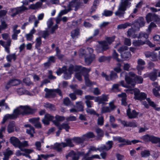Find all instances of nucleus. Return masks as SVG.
<instances>
[{
	"label": "nucleus",
	"mask_w": 160,
	"mask_h": 160,
	"mask_svg": "<svg viewBox=\"0 0 160 160\" xmlns=\"http://www.w3.org/2000/svg\"><path fill=\"white\" fill-rule=\"evenodd\" d=\"M20 107L23 111L21 112L18 108L15 109L13 111V113L10 115L11 119L16 118L20 115L23 116L32 115L34 114L37 111L36 109L31 108L28 106H21Z\"/></svg>",
	"instance_id": "obj_1"
},
{
	"label": "nucleus",
	"mask_w": 160,
	"mask_h": 160,
	"mask_svg": "<svg viewBox=\"0 0 160 160\" xmlns=\"http://www.w3.org/2000/svg\"><path fill=\"white\" fill-rule=\"evenodd\" d=\"M141 139L145 142H151L152 143H159L158 147H160V138L155 137L153 135L146 134L142 136Z\"/></svg>",
	"instance_id": "obj_2"
},
{
	"label": "nucleus",
	"mask_w": 160,
	"mask_h": 160,
	"mask_svg": "<svg viewBox=\"0 0 160 160\" xmlns=\"http://www.w3.org/2000/svg\"><path fill=\"white\" fill-rule=\"evenodd\" d=\"M146 22L143 17H139L135 20L132 23V26L136 30L139 31L140 28L145 26Z\"/></svg>",
	"instance_id": "obj_3"
},
{
	"label": "nucleus",
	"mask_w": 160,
	"mask_h": 160,
	"mask_svg": "<svg viewBox=\"0 0 160 160\" xmlns=\"http://www.w3.org/2000/svg\"><path fill=\"white\" fill-rule=\"evenodd\" d=\"M110 48L106 41H101L98 42V45L96 46V50L98 53H103Z\"/></svg>",
	"instance_id": "obj_4"
},
{
	"label": "nucleus",
	"mask_w": 160,
	"mask_h": 160,
	"mask_svg": "<svg viewBox=\"0 0 160 160\" xmlns=\"http://www.w3.org/2000/svg\"><path fill=\"white\" fill-rule=\"evenodd\" d=\"M21 82V80L18 79L13 78L10 79L5 86V88L9 89L12 86H15L19 85Z\"/></svg>",
	"instance_id": "obj_5"
},
{
	"label": "nucleus",
	"mask_w": 160,
	"mask_h": 160,
	"mask_svg": "<svg viewBox=\"0 0 160 160\" xmlns=\"http://www.w3.org/2000/svg\"><path fill=\"white\" fill-rule=\"evenodd\" d=\"M145 18L146 22L148 23H149L152 21L157 22L159 21L160 19L157 15L151 12H149L146 15Z\"/></svg>",
	"instance_id": "obj_6"
},
{
	"label": "nucleus",
	"mask_w": 160,
	"mask_h": 160,
	"mask_svg": "<svg viewBox=\"0 0 160 160\" xmlns=\"http://www.w3.org/2000/svg\"><path fill=\"white\" fill-rule=\"evenodd\" d=\"M131 6V3L128 0H121L118 8V10L123 12L125 11L127 8Z\"/></svg>",
	"instance_id": "obj_7"
},
{
	"label": "nucleus",
	"mask_w": 160,
	"mask_h": 160,
	"mask_svg": "<svg viewBox=\"0 0 160 160\" xmlns=\"http://www.w3.org/2000/svg\"><path fill=\"white\" fill-rule=\"evenodd\" d=\"M147 97V94L144 92H140V90L138 89L137 91L135 92V96L133 98L135 100L142 101L145 100Z\"/></svg>",
	"instance_id": "obj_8"
},
{
	"label": "nucleus",
	"mask_w": 160,
	"mask_h": 160,
	"mask_svg": "<svg viewBox=\"0 0 160 160\" xmlns=\"http://www.w3.org/2000/svg\"><path fill=\"white\" fill-rule=\"evenodd\" d=\"M109 107L103 106L101 108V112L103 114L110 112L111 111L114 110L116 108L113 102H111L109 103Z\"/></svg>",
	"instance_id": "obj_9"
},
{
	"label": "nucleus",
	"mask_w": 160,
	"mask_h": 160,
	"mask_svg": "<svg viewBox=\"0 0 160 160\" xmlns=\"http://www.w3.org/2000/svg\"><path fill=\"white\" fill-rule=\"evenodd\" d=\"M127 115L129 119H134L137 118L139 112L134 109L131 111V109L128 107L126 111Z\"/></svg>",
	"instance_id": "obj_10"
},
{
	"label": "nucleus",
	"mask_w": 160,
	"mask_h": 160,
	"mask_svg": "<svg viewBox=\"0 0 160 160\" xmlns=\"http://www.w3.org/2000/svg\"><path fill=\"white\" fill-rule=\"evenodd\" d=\"M108 98L107 95L103 94L102 95L101 97L99 96L95 97L94 101L95 102H98L99 104H102V105H105L107 104V103L105 102L108 101Z\"/></svg>",
	"instance_id": "obj_11"
},
{
	"label": "nucleus",
	"mask_w": 160,
	"mask_h": 160,
	"mask_svg": "<svg viewBox=\"0 0 160 160\" xmlns=\"http://www.w3.org/2000/svg\"><path fill=\"white\" fill-rule=\"evenodd\" d=\"M15 9L16 12L12 13L11 15V16L12 17H14L16 16V15L22 13L23 12L28 10L27 7L23 5H22L20 7H17L15 8Z\"/></svg>",
	"instance_id": "obj_12"
},
{
	"label": "nucleus",
	"mask_w": 160,
	"mask_h": 160,
	"mask_svg": "<svg viewBox=\"0 0 160 160\" xmlns=\"http://www.w3.org/2000/svg\"><path fill=\"white\" fill-rule=\"evenodd\" d=\"M125 80L127 85H128V88H134L135 86V82L134 78L126 76L125 78Z\"/></svg>",
	"instance_id": "obj_13"
},
{
	"label": "nucleus",
	"mask_w": 160,
	"mask_h": 160,
	"mask_svg": "<svg viewBox=\"0 0 160 160\" xmlns=\"http://www.w3.org/2000/svg\"><path fill=\"white\" fill-rule=\"evenodd\" d=\"M54 118V117L53 116L47 113L45 115L44 118L42 120V122L44 124L48 125L50 124V121L52 122V121Z\"/></svg>",
	"instance_id": "obj_14"
},
{
	"label": "nucleus",
	"mask_w": 160,
	"mask_h": 160,
	"mask_svg": "<svg viewBox=\"0 0 160 160\" xmlns=\"http://www.w3.org/2000/svg\"><path fill=\"white\" fill-rule=\"evenodd\" d=\"M46 92L45 97L46 98H54L56 97V94L54 93L53 89H49L46 88L44 89Z\"/></svg>",
	"instance_id": "obj_15"
},
{
	"label": "nucleus",
	"mask_w": 160,
	"mask_h": 160,
	"mask_svg": "<svg viewBox=\"0 0 160 160\" xmlns=\"http://www.w3.org/2000/svg\"><path fill=\"white\" fill-rule=\"evenodd\" d=\"M147 58H150L151 60L153 61H156L158 60V57L157 54L153 52H147L145 53Z\"/></svg>",
	"instance_id": "obj_16"
},
{
	"label": "nucleus",
	"mask_w": 160,
	"mask_h": 160,
	"mask_svg": "<svg viewBox=\"0 0 160 160\" xmlns=\"http://www.w3.org/2000/svg\"><path fill=\"white\" fill-rule=\"evenodd\" d=\"M72 139L70 138H66L65 141L66 142H62V147L65 148L67 147H74V145L73 144L72 142Z\"/></svg>",
	"instance_id": "obj_17"
},
{
	"label": "nucleus",
	"mask_w": 160,
	"mask_h": 160,
	"mask_svg": "<svg viewBox=\"0 0 160 160\" xmlns=\"http://www.w3.org/2000/svg\"><path fill=\"white\" fill-rule=\"evenodd\" d=\"M11 143L15 147L19 148L20 141L17 138L12 137L10 139Z\"/></svg>",
	"instance_id": "obj_18"
},
{
	"label": "nucleus",
	"mask_w": 160,
	"mask_h": 160,
	"mask_svg": "<svg viewBox=\"0 0 160 160\" xmlns=\"http://www.w3.org/2000/svg\"><path fill=\"white\" fill-rule=\"evenodd\" d=\"M73 142L76 144H79L83 143L85 140V138L79 137H74L72 138Z\"/></svg>",
	"instance_id": "obj_19"
},
{
	"label": "nucleus",
	"mask_w": 160,
	"mask_h": 160,
	"mask_svg": "<svg viewBox=\"0 0 160 160\" xmlns=\"http://www.w3.org/2000/svg\"><path fill=\"white\" fill-rule=\"evenodd\" d=\"M123 60H128L131 57V54L129 51H125L120 55Z\"/></svg>",
	"instance_id": "obj_20"
},
{
	"label": "nucleus",
	"mask_w": 160,
	"mask_h": 160,
	"mask_svg": "<svg viewBox=\"0 0 160 160\" xmlns=\"http://www.w3.org/2000/svg\"><path fill=\"white\" fill-rule=\"evenodd\" d=\"M84 80L85 85L88 87H91L96 84L95 82L91 81L89 78V77H88L87 76H85Z\"/></svg>",
	"instance_id": "obj_21"
},
{
	"label": "nucleus",
	"mask_w": 160,
	"mask_h": 160,
	"mask_svg": "<svg viewBox=\"0 0 160 160\" xmlns=\"http://www.w3.org/2000/svg\"><path fill=\"white\" fill-rule=\"evenodd\" d=\"M112 58L111 56H106L103 55L99 57L98 61L99 62H104L106 61L109 62Z\"/></svg>",
	"instance_id": "obj_22"
},
{
	"label": "nucleus",
	"mask_w": 160,
	"mask_h": 160,
	"mask_svg": "<svg viewBox=\"0 0 160 160\" xmlns=\"http://www.w3.org/2000/svg\"><path fill=\"white\" fill-rule=\"evenodd\" d=\"M6 58L8 62H11L12 59L15 61L17 59V55L15 53L10 54L6 56Z\"/></svg>",
	"instance_id": "obj_23"
},
{
	"label": "nucleus",
	"mask_w": 160,
	"mask_h": 160,
	"mask_svg": "<svg viewBox=\"0 0 160 160\" xmlns=\"http://www.w3.org/2000/svg\"><path fill=\"white\" fill-rule=\"evenodd\" d=\"M90 69H88L85 67H82L80 72L85 78V76H87L88 77H89V75L88 73L90 72Z\"/></svg>",
	"instance_id": "obj_24"
},
{
	"label": "nucleus",
	"mask_w": 160,
	"mask_h": 160,
	"mask_svg": "<svg viewBox=\"0 0 160 160\" xmlns=\"http://www.w3.org/2000/svg\"><path fill=\"white\" fill-rule=\"evenodd\" d=\"M145 44V42L141 40H134L133 41L132 44L135 47H139Z\"/></svg>",
	"instance_id": "obj_25"
},
{
	"label": "nucleus",
	"mask_w": 160,
	"mask_h": 160,
	"mask_svg": "<svg viewBox=\"0 0 160 160\" xmlns=\"http://www.w3.org/2000/svg\"><path fill=\"white\" fill-rule=\"evenodd\" d=\"M15 126V125L14 122H10L9 123L7 127V131L8 133H11L14 132Z\"/></svg>",
	"instance_id": "obj_26"
},
{
	"label": "nucleus",
	"mask_w": 160,
	"mask_h": 160,
	"mask_svg": "<svg viewBox=\"0 0 160 160\" xmlns=\"http://www.w3.org/2000/svg\"><path fill=\"white\" fill-rule=\"evenodd\" d=\"M132 26L131 23L128 22H126L124 24H119L117 28L119 29H125L128 27H130Z\"/></svg>",
	"instance_id": "obj_27"
},
{
	"label": "nucleus",
	"mask_w": 160,
	"mask_h": 160,
	"mask_svg": "<svg viewBox=\"0 0 160 160\" xmlns=\"http://www.w3.org/2000/svg\"><path fill=\"white\" fill-rule=\"evenodd\" d=\"M67 67L64 66L62 68H59L58 69H57L56 73L58 76H60L62 73H64V72H66V71H67Z\"/></svg>",
	"instance_id": "obj_28"
},
{
	"label": "nucleus",
	"mask_w": 160,
	"mask_h": 160,
	"mask_svg": "<svg viewBox=\"0 0 160 160\" xmlns=\"http://www.w3.org/2000/svg\"><path fill=\"white\" fill-rule=\"evenodd\" d=\"M118 54L116 50L114 49L112 54V56H111L112 58L118 62H122V60L118 58Z\"/></svg>",
	"instance_id": "obj_29"
},
{
	"label": "nucleus",
	"mask_w": 160,
	"mask_h": 160,
	"mask_svg": "<svg viewBox=\"0 0 160 160\" xmlns=\"http://www.w3.org/2000/svg\"><path fill=\"white\" fill-rule=\"evenodd\" d=\"M55 51H56V55L58 58L60 60L62 59L64 57V55L61 54V51L58 47H57L56 48Z\"/></svg>",
	"instance_id": "obj_30"
},
{
	"label": "nucleus",
	"mask_w": 160,
	"mask_h": 160,
	"mask_svg": "<svg viewBox=\"0 0 160 160\" xmlns=\"http://www.w3.org/2000/svg\"><path fill=\"white\" fill-rule=\"evenodd\" d=\"M62 143H58L56 142L54 144L53 148L54 149L57 150L58 152H61L62 151Z\"/></svg>",
	"instance_id": "obj_31"
},
{
	"label": "nucleus",
	"mask_w": 160,
	"mask_h": 160,
	"mask_svg": "<svg viewBox=\"0 0 160 160\" xmlns=\"http://www.w3.org/2000/svg\"><path fill=\"white\" fill-rule=\"evenodd\" d=\"M115 38V36H113L111 37H107L105 38V40L107 42V43L108 44V45H111L112 43L113 42Z\"/></svg>",
	"instance_id": "obj_32"
},
{
	"label": "nucleus",
	"mask_w": 160,
	"mask_h": 160,
	"mask_svg": "<svg viewBox=\"0 0 160 160\" xmlns=\"http://www.w3.org/2000/svg\"><path fill=\"white\" fill-rule=\"evenodd\" d=\"M134 79L135 82V85L137 83L138 84H141L143 83V79L142 77L141 76L137 75Z\"/></svg>",
	"instance_id": "obj_33"
},
{
	"label": "nucleus",
	"mask_w": 160,
	"mask_h": 160,
	"mask_svg": "<svg viewBox=\"0 0 160 160\" xmlns=\"http://www.w3.org/2000/svg\"><path fill=\"white\" fill-rule=\"evenodd\" d=\"M80 34V30L78 28H77L72 31L71 32V36L72 38L79 35Z\"/></svg>",
	"instance_id": "obj_34"
},
{
	"label": "nucleus",
	"mask_w": 160,
	"mask_h": 160,
	"mask_svg": "<svg viewBox=\"0 0 160 160\" xmlns=\"http://www.w3.org/2000/svg\"><path fill=\"white\" fill-rule=\"evenodd\" d=\"M149 77L151 80L154 81L157 77V73L156 72H152L149 74Z\"/></svg>",
	"instance_id": "obj_35"
},
{
	"label": "nucleus",
	"mask_w": 160,
	"mask_h": 160,
	"mask_svg": "<svg viewBox=\"0 0 160 160\" xmlns=\"http://www.w3.org/2000/svg\"><path fill=\"white\" fill-rule=\"evenodd\" d=\"M13 154L12 151L11 150L6 149V151L4 153V155L5 159H8L9 157Z\"/></svg>",
	"instance_id": "obj_36"
},
{
	"label": "nucleus",
	"mask_w": 160,
	"mask_h": 160,
	"mask_svg": "<svg viewBox=\"0 0 160 160\" xmlns=\"http://www.w3.org/2000/svg\"><path fill=\"white\" fill-rule=\"evenodd\" d=\"M21 150L22 151H24L25 153H23V156H25L26 157H28L29 158H30V156L29 154L32 152V150L28 149H21Z\"/></svg>",
	"instance_id": "obj_37"
},
{
	"label": "nucleus",
	"mask_w": 160,
	"mask_h": 160,
	"mask_svg": "<svg viewBox=\"0 0 160 160\" xmlns=\"http://www.w3.org/2000/svg\"><path fill=\"white\" fill-rule=\"evenodd\" d=\"M85 62L88 64H90L93 61L94 58L91 55H90L89 57L87 56L84 57Z\"/></svg>",
	"instance_id": "obj_38"
},
{
	"label": "nucleus",
	"mask_w": 160,
	"mask_h": 160,
	"mask_svg": "<svg viewBox=\"0 0 160 160\" xmlns=\"http://www.w3.org/2000/svg\"><path fill=\"white\" fill-rule=\"evenodd\" d=\"M95 136L94 133L92 132H89L83 135V138H94Z\"/></svg>",
	"instance_id": "obj_39"
},
{
	"label": "nucleus",
	"mask_w": 160,
	"mask_h": 160,
	"mask_svg": "<svg viewBox=\"0 0 160 160\" xmlns=\"http://www.w3.org/2000/svg\"><path fill=\"white\" fill-rule=\"evenodd\" d=\"M79 56L80 58L82 57H86L88 56V54L86 53V51L83 49H80L79 51Z\"/></svg>",
	"instance_id": "obj_40"
},
{
	"label": "nucleus",
	"mask_w": 160,
	"mask_h": 160,
	"mask_svg": "<svg viewBox=\"0 0 160 160\" xmlns=\"http://www.w3.org/2000/svg\"><path fill=\"white\" fill-rule=\"evenodd\" d=\"M118 78L117 74L114 72L113 71H111L110 74V78L111 80L115 79Z\"/></svg>",
	"instance_id": "obj_41"
},
{
	"label": "nucleus",
	"mask_w": 160,
	"mask_h": 160,
	"mask_svg": "<svg viewBox=\"0 0 160 160\" xmlns=\"http://www.w3.org/2000/svg\"><path fill=\"white\" fill-rule=\"evenodd\" d=\"M141 154L142 157H147L150 155V153L149 150H144L141 152Z\"/></svg>",
	"instance_id": "obj_42"
},
{
	"label": "nucleus",
	"mask_w": 160,
	"mask_h": 160,
	"mask_svg": "<svg viewBox=\"0 0 160 160\" xmlns=\"http://www.w3.org/2000/svg\"><path fill=\"white\" fill-rule=\"evenodd\" d=\"M128 48L127 46H122L119 48L118 51L121 54V53H122L125 51H126V50H128Z\"/></svg>",
	"instance_id": "obj_43"
},
{
	"label": "nucleus",
	"mask_w": 160,
	"mask_h": 160,
	"mask_svg": "<svg viewBox=\"0 0 160 160\" xmlns=\"http://www.w3.org/2000/svg\"><path fill=\"white\" fill-rule=\"evenodd\" d=\"M8 26V24L4 20L1 21V25L0 26V30L5 29L7 28Z\"/></svg>",
	"instance_id": "obj_44"
},
{
	"label": "nucleus",
	"mask_w": 160,
	"mask_h": 160,
	"mask_svg": "<svg viewBox=\"0 0 160 160\" xmlns=\"http://www.w3.org/2000/svg\"><path fill=\"white\" fill-rule=\"evenodd\" d=\"M35 130L34 128L33 127H31L29 129H27L26 133L30 135L31 137H33L34 135L32 132V131L34 132Z\"/></svg>",
	"instance_id": "obj_45"
},
{
	"label": "nucleus",
	"mask_w": 160,
	"mask_h": 160,
	"mask_svg": "<svg viewBox=\"0 0 160 160\" xmlns=\"http://www.w3.org/2000/svg\"><path fill=\"white\" fill-rule=\"evenodd\" d=\"M104 122V117L102 116H101L98 117V124L99 125L102 126L103 125Z\"/></svg>",
	"instance_id": "obj_46"
},
{
	"label": "nucleus",
	"mask_w": 160,
	"mask_h": 160,
	"mask_svg": "<svg viewBox=\"0 0 160 160\" xmlns=\"http://www.w3.org/2000/svg\"><path fill=\"white\" fill-rule=\"evenodd\" d=\"M7 12V11L5 10H0V18L3 19L4 17L6 15Z\"/></svg>",
	"instance_id": "obj_47"
},
{
	"label": "nucleus",
	"mask_w": 160,
	"mask_h": 160,
	"mask_svg": "<svg viewBox=\"0 0 160 160\" xmlns=\"http://www.w3.org/2000/svg\"><path fill=\"white\" fill-rule=\"evenodd\" d=\"M135 29L134 30L132 28H130L128 29L127 32V36L128 37H130L133 35L135 33Z\"/></svg>",
	"instance_id": "obj_48"
},
{
	"label": "nucleus",
	"mask_w": 160,
	"mask_h": 160,
	"mask_svg": "<svg viewBox=\"0 0 160 160\" xmlns=\"http://www.w3.org/2000/svg\"><path fill=\"white\" fill-rule=\"evenodd\" d=\"M18 92L19 94L21 95L24 94L25 93H26L28 95L30 94V92L28 90H24L23 91L22 89H21L20 88H19V89L18 90Z\"/></svg>",
	"instance_id": "obj_49"
},
{
	"label": "nucleus",
	"mask_w": 160,
	"mask_h": 160,
	"mask_svg": "<svg viewBox=\"0 0 160 160\" xmlns=\"http://www.w3.org/2000/svg\"><path fill=\"white\" fill-rule=\"evenodd\" d=\"M99 32V30L98 29H95L94 31V33L93 34V36H91V37L89 38L87 40V41H88L89 40L92 39L93 37H94L98 35Z\"/></svg>",
	"instance_id": "obj_50"
},
{
	"label": "nucleus",
	"mask_w": 160,
	"mask_h": 160,
	"mask_svg": "<svg viewBox=\"0 0 160 160\" xmlns=\"http://www.w3.org/2000/svg\"><path fill=\"white\" fill-rule=\"evenodd\" d=\"M157 27L156 24L153 22H151L148 26V29L149 32H151L152 29Z\"/></svg>",
	"instance_id": "obj_51"
},
{
	"label": "nucleus",
	"mask_w": 160,
	"mask_h": 160,
	"mask_svg": "<svg viewBox=\"0 0 160 160\" xmlns=\"http://www.w3.org/2000/svg\"><path fill=\"white\" fill-rule=\"evenodd\" d=\"M137 37L138 39H140L143 37L145 39H147L148 37V35L147 33L144 32L142 33H140Z\"/></svg>",
	"instance_id": "obj_52"
},
{
	"label": "nucleus",
	"mask_w": 160,
	"mask_h": 160,
	"mask_svg": "<svg viewBox=\"0 0 160 160\" xmlns=\"http://www.w3.org/2000/svg\"><path fill=\"white\" fill-rule=\"evenodd\" d=\"M44 107L49 108L51 110H53V108H55L54 105L52 104L47 102L44 105Z\"/></svg>",
	"instance_id": "obj_53"
},
{
	"label": "nucleus",
	"mask_w": 160,
	"mask_h": 160,
	"mask_svg": "<svg viewBox=\"0 0 160 160\" xmlns=\"http://www.w3.org/2000/svg\"><path fill=\"white\" fill-rule=\"evenodd\" d=\"M36 46L37 47H39L42 44L41 37H38L36 39Z\"/></svg>",
	"instance_id": "obj_54"
},
{
	"label": "nucleus",
	"mask_w": 160,
	"mask_h": 160,
	"mask_svg": "<svg viewBox=\"0 0 160 160\" xmlns=\"http://www.w3.org/2000/svg\"><path fill=\"white\" fill-rule=\"evenodd\" d=\"M62 124V128H63V129H65L66 132H68L69 129H70V128L68 124L64 123H63Z\"/></svg>",
	"instance_id": "obj_55"
},
{
	"label": "nucleus",
	"mask_w": 160,
	"mask_h": 160,
	"mask_svg": "<svg viewBox=\"0 0 160 160\" xmlns=\"http://www.w3.org/2000/svg\"><path fill=\"white\" fill-rule=\"evenodd\" d=\"M6 130V127L5 126L2 127L0 129V138L2 139L3 138L4 135L2 133L5 132Z\"/></svg>",
	"instance_id": "obj_56"
},
{
	"label": "nucleus",
	"mask_w": 160,
	"mask_h": 160,
	"mask_svg": "<svg viewBox=\"0 0 160 160\" xmlns=\"http://www.w3.org/2000/svg\"><path fill=\"white\" fill-rule=\"evenodd\" d=\"M28 146V142L27 141H24L23 142H20V143L19 147V148L21 149H22V147H27Z\"/></svg>",
	"instance_id": "obj_57"
},
{
	"label": "nucleus",
	"mask_w": 160,
	"mask_h": 160,
	"mask_svg": "<svg viewBox=\"0 0 160 160\" xmlns=\"http://www.w3.org/2000/svg\"><path fill=\"white\" fill-rule=\"evenodd\" d=\"M82 75L80 72L76 73L75 76L76 78L79 81H82Z\"/></svg>",
	"instance_id": "obj_58"
},
{
	"label": "nucleus",
	"mask_w": 160,
	"mask_h": 160,
	"mask_svg": "<svg viewBox=\"0 0 160 160\" xmlns=\"http://www.w3.org/2000/svg\"><path fill=\"white\" fill-rule=\"evenodd\" d=\"M113 14V12L110 10H104V15L106 17L110 16L112 15Z\"/></svg>",
	"instance_id": "obj_59"
},
{
	"label": "nucleus",
	"mask_w": 160,
	"mask_h": 160,
	"mask_svg": "<svg viewBox=\"0 0 160 160\" xmlns=\"http://www.w3.org/2000/svg\"><path fill=\"white\" fill-rule=\"evenodd\" d=\"M48 61L51 64V63H54L56 62V58L54 56H50Z\"/></svg>",
	"instance_id": "obj_60"
},
{
	"label": "nucleus",
	"mask_w": 160,
	"mask_h": 160,
	"mask_svg": "<svg viewBox=\"0 0 160 160\" xmlns=\"http://www.w3.org/2000/svg\"><path fill=\"white\" fill-rule=\"evenodd\" d=\"M77 2L75 1H72L69 2V4L68 5V9H70V10H72V8H74L75 5Z\"/></svg>",
	"instance_id": "obj_61"
},
{
	"label": "nucleus",
	"mask_w": 160,
	"mask_h": 160,
	"mask_svg": "<svg viewBox=\"0 0 160 160\" xmlns=\"http://www.w3.org/2000/svg\"><path fill=\"white\" fill-rule=\"evenodd\" d=\"M49 34L48 31H43L42 32L41 37L46 39L49 36Z\"/></svg>",
	"instance_id": "obj_62"
},
{
	"label": "nucleus",
	"mask_w": 160,
	"mask_h": 160,
	"mask_svg": "<svg viewBox=\"0 0 160 160\" xmlns=\"http://www.w3.org/2000/svg\"><path fill=\"white\" fill-rule=\"evenodd\" d=\"M124 44L128 46H130L131 44V39L129 38H125L124 39Z\"/></svg>",
	"instance_id": "obj_63"
},
{
	"label": "nucleus",
	"mask_w": 160,
	"mask_h": 160,
	"mask_svg": "<svg viewBox=\"0 0 160 160\" xmlns=\"http://www.w3.org/2000/svg\"><path fill=\"white\" fill-rule=\"evenodd\" d=\"M56 120L60 122L62 121H64L65 119V118L64 116H61L58 115H56L55 116Z\"/></svg>",
	"instance_id": "obj_64"
}]
</instances>
